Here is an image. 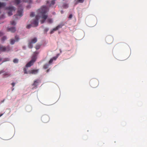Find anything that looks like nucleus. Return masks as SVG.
Returning <instances> with one entry per match:
<instances>
[{"label": "nucleus", "instance_id": "obj_13", "mask_svg": "<svg viewBox=\"0 0 147 147\" xmlns=\"http://www.w3.org/2000/svg\"><path fill=\"white\" fill-rule=\"evenodd\" d=\"M8 30L9 31H11L12 32H14L16 30V28L14 27H11L9 28Z\"/></svg>", "mask_w": 147, "mask_h": 147}, {"label": "nucleus", "instance_id": "obj_1", "mask_svg": "<svg viewBox=\"0 0 147 147\" xmlns=\"http://www.w3.org/2000/svg\"><path fill=\"white\" fill-rule=\"evenodd\" d=\"M48 10L47 7L46 6H42L37 11L38 15L36 16L35 18L32 20L31 23L34 24V26H37L38 25V20L39 19V16L41 17L42 20L40 21L41 24L43 23L47 18L48 16L46 14L48 11Z\"/></svg>", "mask_w": 147, "mask_h": 147}, {"label": "nucleus", "instance_id": "obj_27", "mask_svg": "<svg viewBox=\"0 0 147 147\" xmlns=\"http://www.w3.org/2000/svg\"><path fill=\"white\" fill-rule=\"evenodd\" d=\"M31 24H29L27 26H26V28L28 29L30 28H31Z\"/></svg>", "mask_w": 147, "mask_h": 147}, {"label": "nucleus", "instance_id": "obj_4", "mask_svg": "<svg viewBox=\"0 0 147 147\" xmlns=\"http://www.w3.org/2000/svg\"><path fill=\"white\" fill-rule=\"evenodd\" d=\"M90 84L93 88L96 87L98 85V81L96 79H92L90 82Z\"/></svg>", "mask_w": 147, "mask_h": 147}, {"label": "nucleus", "instance_id": "obj_40", "mask_svg": "<svg viewBox=\"0 0 147 147\" xmlns=\"http://www.w3.org/2000/svg\"><path fill=\"white\" fill-rule=\"evenodd\" d=\"M1 58H0V61L1 60Z\"/></svg>", "mask_w": 147, "mask_h": 147}, {"label": "nucleus", "instance_id": "obj_34", "mask_svg": "<svg viewBox=\"0 0 147 147\" xmlns=\"http://www.w3.org/2000/svg\"><path fill=\"white\" fill-rule=\"evenodd\" d=\"M15 83L14 82H13L11 83V85L13 87H14L15 85Z\"/></svg>", "mask_w": 147, "mask_h": 147}, {"label": "nucleus", "instance_id": "obj_31", "mask_svg": "<svg viewBox=\"0 0 147 147\" xmlns=\"http://www.w3.org/2000/svg\"><path fill=\"white\" fill-rule=\"evenodd\" d=\"M57 57H54L52 59H53V60H56V59H57Z\"/></svg>", "mask_w": 147, "mask_h": 147}, {"label": "nucleus", "instance_id": "obj_25", "mask_svg": "<svg viewBox=\"0 0 147 147\" xmlns=\"http://www.w3.org/2000/svg\"><path fill=\"white\" fill-rule=\"evenodd\" d=\"M30 15V17H34V12H32L31 13Z\"/></svg>", "mask_w": 147, "mask_h": 147}, {"label": "nucleus", "instance_id": "obj_2", "mask_svg": "<svg viewBox=\"0 0 147 147\" xmlns=\"http://www.w3.org/2000/svg\"><path fill=\"white\" fill-rule=\"evenodd\" d=\"M38 54V52H34L32 59L26 64V67H30L36 61L37 56Z\"/></svg>", "mask_w": 147, "mask_h": 147}, {"label": "nucleus", "instance_id": "obj_28", "mask_svg": "<svg viewBox=\"0 0 147 147\" xmlns=\"http://www.w3.org/2000/svg\"><path fill=\"white\" fill-rule=\"evenodd\" d=\"M53 61V59H50L49 61V63L51 64L52 63Z\"/></svg>", "mask_w": 147, "mask_h": 147}, {"label": "nucleus", "instance_id": "obj_21", "mask_svg": "<svg viewBox=\"0 0 147 147\" xmlns=\"http://www.w3.org/2000/svg\"><path fill=\"white\" fill-rule=\"evenodd\" d=\"M14 63H18V59H14L13 61Z\"/></svg>", "mask_w": 147, "mask_h": 147}, {"label": "nucleus", "instance_id": "obj_22", "mask_svg": "<svg viewBox=\"0 0 147 147\" xmlns=\"http://www.w3.org/2000/svg\"><path fill=\"white\" fill-rule=\"evenodd\" d=\"M10 23L12 25H15L16 24V23L14 21H12Z\"/></svg>", "mask_w": 147, "mask_h": 147}, {"label": "nucleus", "instance_id": "obj_9", "mask_svg": "<svg viewBox=\"0 0 147 147\" xmlns=\"http://www.w3.org/2000/svg\"><path fill=\"white\" fill-rule=\"evenodd\" d=\"M39 69H32L31 70H29L28 71V73L29 74H36L37 73Z\"/></svg>", "mask_w": 147, "mask_h": 147}, {"label": "nucleus", "instance_id": "obj_33", "mask_svg": "<svg viewBox=\"0 0 147 147\" xmlns=\"http://www.w3.org/2000/svg\"><path fill=\"white\" fill-rule=\"evenodd\" d=\"M3 35V33L2 32H0V36Z\"/></svg>", "mask_w": 147, "mask_h": 147}, {"label": "nucleus", "instance_id": "obj_24", "mask_svg": "<svg viewBox=\"0 0 147 147\" xmlns=\"http://www.w3.org/2000/svg\"><path fill=\"white\" fill-rule=\"evenodd\" d=\"M84 0H78L77 2L78 3H82L84 2Z\"/></svg>", "mask_w": 147, "mask_h": 147}, {"label": "nucleus", "instance_id": "obj_3", "mask_svg": "<svg viewBox=\"0 0 147 147\" xmlns=\"http://www.w3.org/2000/svg\"><path fill=\"white\" fill-rule=\"evenodd\" d=\"M6 9L9 11L7 12V14L9 16H10L13 15V12L16 9L14 7L12 6H10L6 8Z\"/></svg>", "mask_w": 147, "mask_h": 147}, {"label": "nucleus", "instance_id": "obj_10", "mask_svg": "<svg viewBox=\"0 0 147 147\" xmlns=\"http://www.w3.org/2000/svg\"><path fill=\"white\" fill-rule=\"evenodd\" d=\"M23 11L22 9L21 8H18V15L20 16H22L23 15Z\"/></svg>", "mask_w": 147, "mask_h": 147}, {"label": "nucleus", "instance_id": "obj_35", "mask_svg": "<svg viewBox=\"0 0 147 147\" xmlns=\"http://www.w3.org/2000/svg\"><path fill=\"white\" fill-rule=\"evenodd\" d=\"M55 3V2L54 1H52L51 2V4L52 5H54Z\"/></svg>", "mask_w": 147, "mask_h": 147}, {"label": "nucleus", "instance_id": "obj_26", "mask_svg": "<svg viewBox=\"0 0 147 147\" xmlns=\"http://www.w3.org/2000/svg\"><path fill=\"white\" fill-rule=\"evenodd\" d=\"M63 7L64 8H66L68 7V5L67 4H65L63 5Z\"/></svg>", "mask_w": 147, "mask_h": 147}, {"label": "nucleus", "instance_id": "obj_15", "mask_svg": "<svg viewBox=\"0 0 147 147\" xmlns=\"http://www.w3.org/2000/svg\"><path fill=\"white\" fill-rule=\"evenodd\" d=\"M20 0H15L14 1V3L16 5H18L20 3Z\"/></svg>", "mask_w": 147, "mask_h": 147}, {"label": "nucleus", "instance_id": "obj_7", "mask_svg": "<svg viewBox=\"0 0 147 147\" xmlns=\"http://www.w3.org/2000/svg\"><path fill=\"white\" fill-rule=\"evenodd\" d=\"M41 120L43 122L46 123L49 121V117L47 115H44L42 117Z\"/></svg>", "mask_w": 147, "mask_h": 147}, {"label": "nucleus", "instance_id": "obj_8", "mask_svg": "<svg viewBox=\"0 0 147 147\" xmlns=\"http://www.w3.org/2000/svg\"><path fill=\"white\" fill-rule=\"evenodd\" d=\"M19 40V36L17 35H16L15 36V40L11 38L10 39V43L11 45H13L16 42H18Z\"/></svg>", "mask_w": 147, "mask_h": 147}, {"label": "nucleus", "instance_id": "obj_37", "mask_svg": "<svg viewBox=\"0 0 147 147\" xmlns=\"http://www.w3.org/2000/svg\"><path fill=\"white\" fill-rule=\"evenodd\" d=\"M4 100H4H4H3L1 101V103L3 102H4Z\"/></svg>", "mask_w": 147, "mask_h": 147}, {"label": "nucleus", "instance_id": "obj_39", "mask_svg": "<svg viewBox=\"0 0 147 147\" xmlns=\"http://www.w3.org/2000/svg\"><path fill=\"white\" fill-rule=\"evenodd\" d=\"M3 114H0V117L1 116L3 115Z\"/></svg>", "mask_w": 147, "mask_h": 147}, {"label": "nucleus", "instance_id": "obj_32", "mask_svg": "<svg viewBox=\"0 0 147 147\" xmlns=\"http://www.w3.org/2000/svg\"><path fill=\"white\" fill-rule=\"evenodd\" d=\"M72 17V15L71 14H70L69 16V19H71Z\"/></svg>", "mask_w": 147, "mask_h": 147}, {"label": "nucleus", "instance_id": "obj_20", "mask_svg": "<svg viewBox=\"0 0 147 147\" xmlns=\"http://www.w3.org/2000/svg\"><path fill=\"white\" fill-rule=\"evenodd\" d=\"M24 71L25 74H29L28 71V72L27 71L26 69V68L24 69Z\"/></svg>", "mask_w": 147, "mask_h": 147}, {"label": "nucleus", "instance_id": "obj_16", "mask_svg": "<svg viewBox=\"0 0 147 147\" xmlns=\"http://www.w3.org/2000/svg\"><path fill=\"white\" fill-rule=\"evenodd\" d=\"M47 22L49 23H52L53 22L52 19L50 18H49L47 19Z\"/></svg>", "mask_w": 147, "mask_h": 147}, {"label": "nucleus", "instance_id": "obj_18", "mask_svg": "<svg viewBox=\"0 0 147 147\" xmlns=\"http://www.w3.org/2000/svg\"><path fill=\"white\" fill-rule=\"evenodd\" d=\"M24 2H27L29 3H31L32 2V0H22Z\"/></svg>", "mask_w": 147, "mask_h": 147}, {"label": "nucleus", "instance_id": "obj_29", "mask_svg": "<svg viewBox=\"0 0 147 147\" xmlns=\"http://www.w3.org/2000/svg\"><path fill=\"white\" fill-rule=\"evenodd\" d=\"M49 30V29L48 28H45L44 29V31L45 32H47Z\"/></svg>", "mask_w": 147, "mask_h": 147}, {"label": "nucleus", "instance_id": "obj_12", "mask_svg": "<svg viewBox=\"0 0 147 147\" xmlns=\"http://www.w3.org/2000/svg\"><path fill=\"white\" fill-rule=\"evenodd\" d=\"M106 40L107 43L110 42L112 40V38L111 36H108L106 38Z\"/></svg>", "mask_w": 147, "mask_h": 147}, {"label": "nucleus", "instance_id": "obj_38", "mask_svg": "<svg viewBox=\"0 0 147 147\" xmlns=\"http://www.w3.org/2000/svg\"><path fill=\"white\" fill-rule=\"evenodd\" d=\"M49 69H47V71H46L47 72H49Z\"/></svg>", "mask_w": 147, "mask_h": 147}, {"label": "nucleus", "instance_id": "obj_17", "mask_svg": "<svg viewBox=\"0 0 147 147\" xmlns=\"http://www.w3.org/2000/svg\"><path fill=\"white\" fill-rule=\"evenodd\" d=\"M40 46H41V45H39V44L35 46V48L37 50L38 49L40 48Z\"/></svg>", "mask_w": 147, "mask_h": 147}, {"label": "nucleus", "instance_id": "obj_6", "mask_svg": "<svg viewBox=\"0 0 147 147\" xmlns=\"http://www.w3.org/2000/svg\"><path fill=\"white\" fill-rule=\"evenodd\" d=\"M10 50L9 46H7V47L5 46H3L0 45V54L1 52H5L6 51H8Z\"/></svg>", "mask_w": 147, "mask_h": 147}, {"label": "nucleus", "instance_id": "obj_5", "mask_svg": "<svg viewBox=\"0 0 147 147\" xmlns=\"http://www.w3.org/2000/svg\"><path fill=\"white\" fill-rule=\"evenodd\" d=\"M37 40V39L36 38L32 39L29 42L28 45V47L30 49L32 48L33 47L32 44L36 42Z\"/></svg>", "mask_w": 147, "mask_h": 147}, {"label": "nucleus", "instance_id": "obj_36", "mask_svg": "<svg viewBox=\"0 0 147 147\" xmlns=\"http://www.w3.org/2000/svg\"><path fill=\"white\" fill-rule=\"evenodd\" d=\"M6 59V60H5V61H3V62H4V61H9V59H8V58Z\"/></svg>", "mask_w": 147, "mask_h": 147}, {"label": "nucleus", "instance_id": "obj_41", "mask_svg": "<svg viewBox=\"0 0 147 147\" xmlns=\"http://www.w3.org/2000/svg\"><path fill=\"white\" fill-rule=\"evenodd\" d=\"M16 16H16V15H15V16H15V17H16Z\"/></svg>", "mask_w": 147, "mask_h": 147}, {"label": "nucleus", "instance_id": "obj_11", "mask_svg": "<svg viewBox=\"0 0 147 147\" xmlns=\"http://www.w3.org/2000/svg\"><path fill=\"white\" fill-rule=\"evenodd\" d=\"M63 25L62 24H60L57 26L55 28H53V30L55 31H56L57 30L61 28Z\"/></svg>", "mask_w": 147, "mask_h": 147}, {"label": "nucleus", "instance_id": "obj_14", "mask_svg": "<svg viewBox=\"0 0 147 147\" xmlns=\"http://www.w3.org/2000/svg\"><path fill=\"white\" fill-rule=\"evenodd\" d=\"M39 83L38 80H36L34 81L33 83V84L32 85L36 86L38 85V84Z\"/></svg>", "mask_w": 147, "mask_h": 147}, {"label": "nucleus", "instance_id": "obj_23", "mask_svg": "<svg viewBox=\"0 0 147 147\" xmlns=\"http://www.w3.org/2000/svg\"><path fill=\"white\" fill-rule=\"evenodd\" d=\"M7 39V38L5 36H4L2 38V40L3 41H4L5 40Z\"/></svg>", "mask_w": 147, "mask_h": 147}, {"label": "nucleus", "instance_id": "obj_30", "mask_svg": "<svg viewBox=\"0 0 147 147\" xmlns=\"http://www.w3.org/2000/svg\"><path fill=\"white\" fill-rule=\"evenodd\" d=\"M54 31V30H53V29L52 30H51V31L50 32V34H52L53 33Z\"/></svg>", "mask_w": 147, "mask_h": 147}, {"label": "nucleus", "instance_id": "obj_19", "mask_svg": "<svg viewBox=\"0 0 147 147\" xmlns=\"http://www.w3.org/2000/svg\"><path fill=\"white\" fill-rule=\"evenodd\" d=\"M49 65L48 64H46L45 65L43 66V68L45 69H46L48 68Z\"/></svg>", "mask_w": 147, "mask_h": 147}]
</instances>
